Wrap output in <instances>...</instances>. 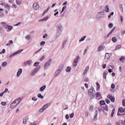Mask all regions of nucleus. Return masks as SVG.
Returning <instances> with one entry per match:
<instances>
[{"label": "nucleus", "mask_w": 125, "mask_h": 125, "mask_svg": "<svg viewBox=\"0 0 125 125\" xmlns=\"http://www.w3.org/2000/svg\"><path fill=\"white\" fill-rule=\"evenodd\" d=\"M21 100H22L21 99V98H19L14 101L10 105V107L11 109H14V108L17 107V105H18V104L21 102Z\"/></svg>", "instance_id": "f257e3e1"}, {"label": "nucleus", "mask_w": 125, "mask_h": 125, "mask_svg": "<svg viewBox=\"0 0 125 125\" xmlns=\"http://www.w3.org/2000/svg\"><path fill=\"white\" fill-rule=\"evenodd\" d=\"M88 95L90 96L91 98H94V97H95V91H94L93 89H89Z\"/></svg>", "instance_id": "f03ea898"}, {"label": "nucleus", "mask_w": 125, "mask_h": 125, "mask_svg": "<svg viewBox=\"0 0 125 125\" xmlns=\"http://www.w3.org/2000/svg\"><path fill=\"white\" fill-rule=\"evenodd\" d=\"M49 105V104H45L42 108H41L40 109V113H42V112H44V111L47 108V106Z\"/></svg>", "instance_id": "7ed1b4c3"}, {"label": "nucleus", "mask_w": 125, "mask_h": 125, "mask_svg": "<svg viewBox=\"0 0 125 125\" xmlns=\"http://www.w3.org/2000/svg\"><path fill=\"white\" fill-rule=\"evenodd\" d=\"M101 109L103 112H108V105L105 104L104 106L101 107Z\"/></svg>", "instance_id": "20e7f679"}, {"label": "nucleus", "mask_w": 125, "mask_h": 125, "mask_svg": "<svg viewBox=\"0 0 125 125\" xmlns=\"http://www.w3.org/2000/svg\"><path fill=\"white\" fill-rule=\"evenodd\" d=\"M32 7H33V8H34V9H35V10H38V9H39V8H40V5H39V3H34L33 4Z\"/></svg>", "instance_id": "39448f33"}, {"label": "nucleus", "mask_w": 125, "mask_h": 125, "mask_svg": "<svg viewBox=\"0 0 125 125\" xmlns=\"http://www.w3.org/2000/svg\"><path fill=\"white\" fill-rule=\"evenodd\" d=\"M107 98L111 101V102H115V97H113L112 95L109 94L107 95Z\"/></svg>", "instance_id": "423d86ee"}, {"label": "nucleus", "mask_w": 125, "mask_h": 125, "mask_svg": "<svg viewBox=\"0 0 125 125\" xmlns=\"http://www.w3.org/2000/svg\"><path fill=\"white\" fill-rule=\"evenodd\" d=\"M52 60H51V59H50L49 60H48V62H47L44 66V68L45 69L46 68V67H47V66H49V65L50 64V63H51V61Z\"/></svg>", "instance_id": "0eeeda50"}, {"label": "nucleus", "mask_w": 125, "mask_h": 125, "mask_svg": "<svg viewBox=\"0 0 125 125\" xmlns=\"http://www.w3.org/2000/svg\"><path fill=\"white\" fill-rule=\"evenodd\" d=\"M80 58V57L77 56V59H75L73 65L76 67L77 66V63H78V60H79V59Z\"/></svg>", "instance_id": "6e6552de"}, {"label": "nucleus", "mask_w": 125, "mask_h": 125, "mask_svg": "<svg viewBox=\"0 0 125 125\" xmlns=\"http://www.w3.org/2000/svg\"><path fill=\"white\" fill-rule=\"evenodd\" d=\"M88 70H89V66H86L85 69L84 70V72L83 73V76L85 75L86 73L88 71Z\"/></svg>", "instance_id": "1a4fd4ad"}, {"label": "nucleus", "mask_w": 125, "mask_h": 125, "mask_svg": "<svg viewBox=\"0 0 125 125\" xmlns=\"http://www.w3.org/2000/svg\"><path fill=\"white\" fill-rule=\"evenodd\" d=\"M88 70H89V66H86L85 69L84 70V72L83 73V76L85 75L86 73L88 71Z\"/></svg>", "instance_id": "9d476101"}, {"label": "nucleus", "mask_w": 125, "mask_h": 125, "mask_svg": "<svg viewBox=\"0 0 125 125\" xmlns=\"http://www.w3.org/2000/svg\"><path fill=\"white\" fill-rule=\"evenodd\" d=\"M88 70H89V66H86L85 69L84 70V72L83 73V76L85 75L86 73L88 71Z\"/></svg>", "instance_id": "9b49d317"}, {"label": "nucleus", "mask_w": 125, "mask_h": 125, "mask_svg": "<svg viewBox=\"0 0 125 125\" xmlns=\"http://www.w3.org/2000/svg\"><path fill=\"white\" fill-rule=\"evenodd\" d=\"M21 74H22V69L20 68L19 69L17 72V77H20V75H21Z\"/></svg>", "instance_id": "f8f14e48"}, {"label": "nucleus", "mask_w": 125, "mask_h": 125, "mask_svg": "<svg viewBox=\"0 0 125 125\" xmlns=\"http://www.w3.org/2000/svg\"><path fill=\"white\" fill-rule=\"evenodd\" d=\"M29 120V118L28 117H25L23 119V124L24 125H26L27 124V122Z\"/></svg>", "instance_id": "ddd939ff"}, {"label": "nucleus", "mask_w": 125, "mask_h": 125, "mask_svg": "<svg viewBox=\"0 0 125 125\" xmlns=\"http://www.w3.org/2000/svg\"><path fill=\"white\" fill-rule=\"evenodd\" d=\"M125 111V108H123V107H120L118 109V111L119 113H124Z\"/></svg>", "instance_id": "4468645a"}, {"label": "nucleus", "mask_w": 125, "mask_h": 125, "mask_svg": "<svg viewBox=\"0 0 125 125\" xmlns=\"http://www.w3.org/2000/svg\"><path fill=\"white\" fill-rule=\"evenodd\" d=\"M100 107H102V105H106V103H105V101H103V100H101L100 102Z\"/></svg>", "instance_id": "2eb2a0df"}, {"label": "nucleus", "mask_w": 125, "mask_h": 125, "mask_svg": "<svg viewBox=\"0 0 125 125\" xmlns=\"http://www.w3.org/2000/svg\"><path fill=\"white\" fill-rule=\"evenodd\" d=\"M107 75H108V71H105L103 73L104 79H106V78L107 77Z\"/></svg>", "instance_id": "dca6fc26"}, {"label": "nucleus", "mask_w": 125, "mask_h": 125, "mask_svg": "<svg viewBox=\"0 0 125 125\" xmlns=\"http://www.w3.org/2000/svg\"><path fill=\"white\" fill-rule=\"evenodd\" d=\"M7 28H8V30H7V32H9L11 30H12V29H13V27H12L11 26H8L7 25Z\"/></svg>", "instance_id": "f3484780"}, {"label": "nucleus", "mask_w": 125, "mask_h": 125, "mask_svg": "<svg viewBox=\"0 0 125 125\" xmlns=\"http://www.w3.org/2000/svg\"><path fill=\"white\" fill-rule=\"evenodd\" d=\"M2 26H3V27H4V28H5V29H6L7 28V24H6V23L4 22H2L1 23Z\"/></svg>", "instance_id": "a211bd4d"}, {"label": "nucleus", "mask_w": 125, "mask_h": 125, "mask_svg": "<svg viewBox=\"0 0 125 125\" xmlns=\"http://www.w3.org/2000/svg\"><path fill=\"white\" fill-rule=\"evenodd\" d=\"M46 87V86H45V85H43V86L41 87L40 89V91H43V90L45 89Z\"/></svg>", "instance_id": "6ab92c4d"}, {"label": "nucleus", "mask_w": 125, "mask_h": 125, "mask_svg": "<svg viewBox=\"0 0 125 125\" xmlns=\"http://www.w3.org/2000/svg\"><path fill=\"white\" fill-rule=\"evenodd\" d=\"M37 96L39 98H41V99H43L44 98L43 96L42 95V94L40 93L38 94Z\"/></svg>", "instance_id": "aec40b11"}, {"label": "nucleus", "mask_w": 125, "mask_h": 125, "mask_svg": "<svg viewBox=\"0 0 125 125\" xmlns=\"http://www.w3.org/2000/svg\"><path fill=\"white\" fill-rule=\"evenodd\" d=\"M103 49H104V46H100L98 48V51H101Z\"/></svg>", "instance_id": "412c9836"}, {"label": "nucleus", "mask_w": 125, "mask_h": 125, "mask_svg": "<svg viewBox=\"0 0 125 125\" xmlns=\"http://www.w3.org/2000/svg\"><path fill=\"white\" fill-rule=\"evenodd\" d=\"M96 84H97V90H99L100 88V84H99V83L97 82Z\"/></svg>", "instance_id": "4be33fe9"}, {"label": "nucleus", "mask_w": 125, "mask_h": 125, "mask_svg": "<svg viewBox=\"0 0 125 125\" xmlns=\"http://www.w3.org/2000/svg\"><path fill=\"white\" fill-rule=\"evenodd\" d=\"M105 12H109L110 9H109V6L108 5L105 6Z\"/></svg>", "instance_id": "5701e85b"}, {"label": "nucleus", "mask_w": 125, "mask_h": 125, "mask_svg": "<svg viewBox=\"0 0 125 125\" xmlns=\"http://www.w3.org/2000/svg\"><path fill=\"white\" fill-rule=\"evenodd\" d=\"M22 51H23V49H20L18 51L15 52V53H16V55H17V54H19V53H21V52H22Z\"/></svg>", "instance_id": "b1692460"}, {"label": "nucleus", "mask_w": 125, "mask_h": 125, "mask_svg": "<svg viewBox=\"0 0 125 125\" xmlns=\"http://www.w3.org/2000/svg\"><path fill=\"white\" fill-rule=\"evenodd\" d=\"M38 71H39V69H38V68H36L33 72H32V73L31 74V75H35V74H36L37 73V72H38Z\"/></svg>", "instance_id": "393cba45"}, {"label": "nucleus", "mask_w": 125, "mask_h": 125, "mask_svg": "<svg viewBox=\"0 0 125 125\" xmlns=\"http://www.w3.org/2000/svg\"><path fill=\"white\" fill-rule=\"evenodd\" d=\"M96 97H101V93L100 92H97Z\"/></svg>", "instance_id": "a878e982"}, {"label": "nucleus", "mask_w": 125, "mask_h": 125, "mask_svg": "<svg viewBox=\"0 0 125 125\" xmlns=\"http://www.w3.org/2000/svg\"><path fill=\"white\" fill-rule=\"evenodd\" d=\"M112 41L113 42H117V38L116 37H113L112 39Z\"/></svg>", "instance_id": "bb28decb"}, {"label": "nucleus", "mask_w": 125, "mask_h": 125, "mask_svg": "<svg viewBox=\"0 0 125 125\" xmlns=\"http://www.w3.org/2000/svg\"><path fill=\"white\" fill-rule=\"evenodd\" d=\"M24 64L25 65H27V64H28V65H31V64H32V61H28L27 62H25Z\"/></svg>", "instance_id": "cd10ccee"}, {"label": "nucleus", "mask_w": 125, "mask_h": 125, "mask_svg": "<svg viewBox=\"0 0 125 125\" xmlns=\"http://www.w3.org/2000/svg\"><path fill=\"white\" fill-rule=\"evenodd\" d=\"M48 10H49V7H48L46 10H45L44 11V12L43 13V15H44V14H46V12H47V11H48Z\"/></svg>", "instance_id": "c85d7f7f"}, {"label": "nucleus", "mask_w": 125, "mask_h": 125, "mask_svg": "<svg viewBox=\"0 0 125 125\" xmlns=\"http://www.w3.org/2000/svg\"><path fill=\"white\" fill-rule=\"evenodd\" d=\"M105 58H106L107 59H109V58H110V56H109V53H106L105 54Z\"/></svg>", "instance_id": "c756f323"}, {"label": "nucleus", "mask_w": 125, "mask_h": 125, "mask_svg": "<svg viewBox=\"0 0 125 125\" xmlns=\"http://www.w3.org/2000/svg\"><path fill=\"white\" fill-rule=\"evenodd\" d=\"M85 38H86V36L82 37V38L79 40V42H83V41H84V39H85Z\"/></svg>", "instance_id": "7c9ffc66"}, {"label": "nucleus", "mask_w": 125, "mask_h": 125, "mask_svg": "<svg viewBox=\"0 0 125 125\" xmlns=\"http://www.w3.org/2000/svg\"><path fill=\"white\" fill-rule=\"evenodd\" d=\"M6 65H7V63L6 62H4L2 63V67H5Z\"/></svg>", "instance_id": "2f4dec72"}, {"label": "nucleus", "mask_w": 125, "mask_h": 125, "mask_svg": "<svg viewBox=\"0 0 125 125\" xmlns=\"http://www.w3.org/2000/svg\"><path fill=\"white\" fill-rule=\"evenodd\" d=\"M98 115V112L97 111H96V114L94 116V120H96L97 119V115Z\"/></svg>", "instance_id": "473e14b6"}, {"label": "nucleus", "mask_w": 125, "mask_h": 125, "mask_svg": "<svg viewBox=\"0 0 125 125\" xmlns=\"http://www.w3.org/2000/svg\"><path fill=\"white\" fill-rule=\"evenodd\" d=\"M114 31H115V28H113L112 30L111 31V32L108 34V35H107V37H109V36H110V35H111V34H112V33H113V32H114Z\"/></svg>", "instance_id": "72a5a7b5"}, {"label": "nucleus", "mask_w": 125, "mask_h": 125, "mask_svg": "<svg viewBox=\"0 0 125 125\" xmlns=\"http://www.w3.org/2000/svg\"><path fill=\"white\" fill-rule=\"evenodd\" d=\"M66 72H71V67H67L66 70Z\"/></svg>", "instance_id": "f704fd0d"}, {"label": "nucleus", "mask_w": 125, "mask_h": 125, "mask_svg": "<svg viewBox=\"0 0 125 125\" xmlns=\"http://www.w3.org/2000/svg\"><path fill=\"white\" fill-rule=\"evenodd\" d=\"M115 86H116V85H115L114 83H112L111 84V88H112V89H114V88H115Z\"/></svg>", "instance_id": "c9c22d12"}, {"label": "nucleus", "mask_w": 125, "mask_h": 125, "mask_svg": "<svg viewBox=\"0 0 125 125\" xmlns=\"http://www.w3.org/2000/svg\"><path fill=\"white\" fill-rule=\"evenodd\" d=\"M26 40H31V36L30 35H27L26 37H25Z\"/></svg>", "instance_id": "e433bc0d"}, {"label": "nucleus", "mask_w": 125, "mask_h": 125, "mask_svg": "<svg viewBox=\"0 0 125 125\" xmlns=\"http://www.w3.org/2000/svg\"><path fill=\"white\" fill-rule=\"evenodd\" d=\"M45 44V42L44 41H42L40 43V45H44Z\"/></svg>", "instance_id": "4c0bfd02"}, {"label": "nucleus", "mask_w": 125, "mask_h": 125, "mask_svg": "<svg viewBox=\"0 0 125 125\" xmlns=\"http://www.w3.org/2000/svg\"><path fill=\"white\" fill-rule=\"evenodd\" d=\"M17 4H21V0H16Z\"/></svg>", "instance_id": "58836bf2"}, {"label": "nucleus", "mask_w": 125, "mask_h": 125, "mask_svg": "<svg viewBox=\"0 0 125 125\" xmlns=\"http://www.w3.org/2000/svg\"><path fill=\"white\" fill-rule=\"evenodd\" d=\"M5 53V49H3L2 51L0 52V54H3Z\"/></svg>", "instance_id": "ea45409f"}, {"label": "nucleus", "mask_w": 125, "mask_h": 125, "mask_svg": "<svg viewBox=\"0 0 125 125\" xmlns=\"http://www.w3.org/2000/svg\"><path fill=\"white\" fill-rule=\"evenodd\" d=\"M114 15V13L112 12L109 15H108V18H111V16Z\"/></svg>", "instance_id": "a19ab883"}, {"label": "nucleus", "mask_w": 125, "mask_h": 125, "mask_svg": "<svg viewBox=\"0 0 125 125\" xmlns=\"http://www.w3.org/2000/svg\"><path fill=\"white\" fill-rule=\"evenodd\" d=\"M124 60H125V57H122L120 59V61H124Z\"/></svg>", "instance_id": "79ce46f5"}, {"label": "nucleus", "mask_w": 125, "mask_h": 125, "mask_svg": "<svg viewBox=\"0 0 125 125\" xmlns=\"http://www.w3.org/2000/svg\"><path fill=\"white\" fill-rule=\"evenodd\" d=\"M15 55H16V54L14 53L13 54H12L9 57L10 58H11L12 57H13V56H15Z\"/></svg>", "instance_id": "37998d69"}, {"label": "nucleus", "mask_w": 125, "mask_h": 125, "mask_svg": "<svg viewBox=\"0 0 125 125\" xmlns=\"http://www.w3.org/2000/svg\"><path fill=\"white\" fill-rule=\"evenodd\" d=\"M39 62H35L34 66H39Z\"/></svg>", "instance_id": "c03bdc74"}, {"label": "nucleus", "mask_w": 125, "mask_h": 125, "mask_svg": "<svg viewBox=\"0 0 125 125\" xmlns=\"http://www.w3.org/2000/svg\"><path fill=\"white\" fill-rule=\"evenodd\" d=\"M67 7L66 6H64L62 8V12H63V11H64L65 10V9H66V8Z\"/></svg>", "instance_id": "a18cd8bd"}, {"label": "nucleus", "mask_w": 125, "mask_h": 125, "mask_svg": "<svg viewBox=\"0 0 125 125\" xmlns=\"http://www.w3.org/2000/svg\"><path fill=\"white\" fill-rule=\"evenodd\" d=\"M120 48H121V45H118L116 47V49H120Z\"/></svg>", "instance_id": "49530a36"}, {"label": "nucleus", "mask_w": 125, "mask_h": 125, "mask_svg": "<svg viewBox=\"0 0 125 125\" xmlns=\"http://www.w3.org/2000/svg\"><path fill=\"white\" fill-rule=\"evenodd\" d=\"M109 68L111 70H113V69H114V66H113V65H109Z\"/></svg>", "instance_id": "de8ad7c7"}, {"label": "nucleus", "mask_w": 125, "mask_h": 125, "mask_svg": "<svg viewBox=\"0 0 125 125\" xmlns=\"http://www.w3.org/2000/svg\"><path fill=\"white\" fill-rule=\"evenodd\" d=\"M32 100H34V101H37L38 100V99L36 98V97H34L32 98Z\"/></svg>", "instance_id": "09e8293b"}, {"label": "nucleus", "mask_w": 125, "mask_h": 125, "mask_svg": "<svg viewBox=\"0 0 125 125\" xmlns=\"http://www.w3.org/2000/svg\"><path fill=\"white\" fill-rule=\"evenodd\" d=\"M46 20H47V18H45L44 19H43L42 20H41L40 21H46Z\"/></svg>", "instance_id": "8fccbe9b"}, {"label": "nucleus", "mask_w": 125, "mask_h": 125, "mask_svg": "<svg viewBox=\"0 0 125 125\" xmlns=\"http://www.w3.org/2000/svg\"><path fill=\"white\" fill-rule=\"evenodd\" d=\"M74 115H75V114H74V113H71V114L70 115V118H73V117H74Z\"/></svg>", "instance_id": "3c124183"}, {"label": "nucleus", "mask_w": 125, "mask_h": 125, "mask_svg": "<svg viewBox=\"0 0 125 125\" xmlns=\"http://www.w3.org/2000/svg\"><path fill=\"white\" fill-rule=\"evenodd\" d=\"M108 27H109V28H113V24L109 23L108 25Z\"/></svg>", "instance_id": "603ef678"}, {"label": "nucleus", "mask_w": 125, "mask_h": 125, "mask_svg": "<svg viewBox=\"0 0 125 125\" xmlns=\"http://www.w3.org/2000/svg\"><path fill=\"white\" fill-rule=\"evenodd\" d=\"M5 7H6V8H9V5H8V4H6L5 5Z\"/></svg>", "instance_id": "864d4df0"}, {"label": "nucleus", "mask_w": 125, "mask_h": 125, "mask_svg": "<svg viewBox=\"0 0 125 125\" xmlns=\"http://www.w3.org/2000/svg\"><path fill=\"white\" fill-rule=\"evenodd\" d=\"M3 94H4V92H1L0 93V97H2L3 96Z\"/></svg>", "instance_id": "5fc2aeb1"}, {"label": "nucleus", "mask_w": 125, "mask_h": 125, "mask_svg": "<svg viewBox=\"0 0 125 125\" xmlns=\"http://www.w3.org/2000/svg\"><path fill=\"white\" fill-rule=\"evenodd\" d=\"M103 69H105L106 68V64H103L102 65Z\"/></svg>", "instance_id": "6e6d98bb"}, {"label": "nucleus", "mask_w": 125, "mask_h": 125, "mask_svg": "<svg viewBox=\"0 0 125 125\" xmlns=\"http://www.w3.org/2000/svg\"><path fill=\"white\" fill-rule=\"evenodd\" d=\"M123 105L125 107V100H123Z\"/></svg>", "instance_id": "4d7b16f0"}, {"label": "nucleus", "mask_w": 125, "mask_h": 125, "mask_svg": "<svg viewBox=\"0 0 125 125\" xmlns=\"http://www.w3.org/2000/svg\"><path fill=\"white\" fill-rule=\"evenodd\" d=\"M84 82H86V83H87V82H88V78H85L84 80Z\"/></svg>", "instance_id": "13d9d810"}, {"label": "nucleus", "mask_w": 125, "mask_h": 125, "mask_svg": "<svg viewBox=\"0 0 125 125\" xmlns=\"http://www.w3.org/2000/svg\"><path fill=\"white\" fill-rule=\"evenodd\" d=\"M44 56H43L41 59H40V61H42V60H43V59H44Z\"/></svg>", "instance_id": "bf43d9fd"}, {"label": "nucleus", "mask_w": 125, "mask_h": 125, "mask_svg": "<svg viewBox=\"0 0 125 125\" xmlns=\"http://www.w3.org/2000/svg\"><path fill=\"white\" fill-rule=\"evenodd\" d=\"M45 38H47V34H45L43 36V39H45Z\"/></svg>", "instance_id": "052dcab7"}, {"label": "nucleus", "mask_w": 125, "mask_h": 125, "mask_svg": "<svg viewBox=\"0 0 125 125\" xmlns=\"http://www.w3.org/2000/svg\"><path fill=\"white\" fill-rule=\"evenodd\" d=\"M105 102H106V103H107V104H109V103H110V100H106Z\"/></svg>", "instance_id": "680f3d73"}, {"label": "nucleus", "mask_w": 125, "mask_h": 125, "mask_svg": "<svg viewBox=\"0 0 125 125\" xmlns=\"http://www.w3.org/2000/svg\"><path fill=\"white\" fill-rule=\"evenodd\" d=\"M3 16V13L0 12V17Z\"/></svg>", "instance_id": "e2e57ef3"}, {"label": "nucleus", "mask_w": 125, "mask_h": 125, "mask_svg": "<svg viewBox=\"0 0 125 125\" xmlns=\"http://www.w3.org/2000/svg\"><path fill=\"white\" fill-rule=\"evenodd\" d=\"M65 118L66 119V120H68V119H69V115L66 114L65 115Z\"/></svg>", "instance_id": "0e129e2a"}, {"label": "nucleus", "mask_w": 125, "mask_h": 125, "mask_svg": "<svg viewBox=\"0 0 125 125\" xmlns=\"http://www.w3.org/2000/svg\"><path fill=\"white\" fill-rule=\"evenodd\" d=\"M115 111H116V109L115 108H113L111 113L113 114H115Z\"/></svg>", "instance_id": "69168bd1"}, {"label": "nucleus", "mask_w": 125, "mask_h": 125, "mask_svg": "<svg viewBox=\"0 0 125 125\" xmlns=\"http://www.w3.org/2000/svg\"><path fill=\"white\" fill-rule=\"evenodd\" d=\"M121 21L123 22L124 20L123 19V16H120Z\"/></svg>", "instance_id": "338daca9"}, {"label": "nucleus", "mask_w": 125, "mask_h": 125, "mask_svg": "<svg viewBox=\"0 0 125 125\" xmlns=\"http://www.w3.org/2000/svg\"><path fill=\"white\" fill-rule=\"evenodd\" d=\"M1 104H2V105H4L6 104V103L4 102H2Z\"/></svg>", "instance_id": "774afa93"}]
</instances>
